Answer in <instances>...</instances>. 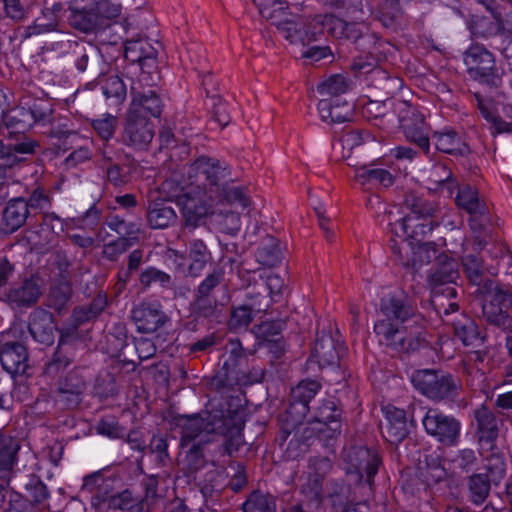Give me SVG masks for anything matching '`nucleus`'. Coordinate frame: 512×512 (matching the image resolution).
I'll return each instance as SVG.
<instances>
[{"mask_svg":"<svg viewBox=\"0 0 512 512\" xmlns=\"http://www.w3.org/2000/svg\"><path fill=\"white\" fill-rule=\"evenodd\" d=\"M189 173L191 182L171 198L179 207L185 224L196 228L215 215L227 214L231 221L227 232L238 231L240 218L236 212L227 211L226 206L244 210L248 199L241 189L224 186L226 169L218 160L199 158L191 165Z\"/></svg>","mask_w":512,"mask_h":512,"instance_id":"obj_1","label":"nucleus"},{"mask_svg":"<svg viewBox=\"0 0 512 512\" xmlns=\"http://www.w3.org/2000/svg\"><path fill=\"white\" fill-rule=\"evenodd\" d=\"M413 314V308L403 292L383 297L380 305L381 317L374 324V332L379 341L398 351L416 349L419 345L418 339H414L404 325Z\"/></svg>","mask_w":512,"mask_h":512,"instance_id":"obj_2","label":"nucleus"},{"mask_svg":"<svg viewBox=\"0 0 512 512\" xmlns=\"http://www.w3.org/2000/svg\"><path fill=\"white\" fill-rule=\"evenodd\" d=\"M390 232L396 238L393 239L392 248L395 252H399L404 248L403 244L412 251L413 266L418 263L430 261L436 255L435 247L432 243L423 242V238L427 236L433 229V221L429 214H420L412 210L409 214L401 219L390 223Z\"/></svg>","mask_w":512,"mask_h":512,"instance_id":"obj_3","label":"nucleus"},{"mask_svg":"<svg viewBox=\"0 0 512 512\" xmlns=\"http://www.w3.org/2000/svg\"><path fill=\"white\" fill-rule=\"evenodd\" d=\"M395 110L399 116V125L410 142L417 144L425 152L430 150L429 127L424 115L407 102H398Z\"/></svg>","mask_w":512,"mask_h":512,"instance_id":"obj_4","label":"nucleus"},{"mask_svg":"<svg viewBox=\"0 0 512 512\" xmlns=\"http://www.w3.org/2000/svg\"><path fill=\"white\" fill-rule=\"evenodd\" d=\"M345 458L350 481L371 485L381 462L377 452L366 447H356L348 452Z\"/></svg>","mask_w":512,"mask_h":512,"instance_id":"obj_5","label":"nucleus"},{"mask_svg":"<svg viewBox=\"0 0 512 512\" xmlns=\"http://www.w3.org/2000/svg\"><path fill=\"white\" fill-rule=\"evenodd\" d=\"M468 74L475 80L495 85L498 75L493 54L481 45H472L464 54Z\"/></svg>","mask_w":512,"mask_h":512,"instance_id":"obj_6","label":"nucleus"},{"mask_svg":"<svg viewBox=\"0 0 512 512\" xmlns=\"http://www.w3.org/2000/svg\"><path fill=\"white\" fill-rule=\"evenodd\" d=\"M425 431L443 444H453L460 431V423L437 409H429L422 420Z\"/></svg>","mask_w":512,"mask_h":512,"instance_id":"obj_7","label":"nucleus"},{"mask_svg":"<svg viewBox=\"0 0 512 512\" xmlns=\"http://www.w3.org/2000/svg\"><path fill=\"white\" fill-rule=\"evenodd\" d=\"M263 18L271 21L284 37L293 41L296 32V24L287 11L286 2L283 0H253Z\"/></svg>","mask_w":512,"mask_h":512,"instance_id":"obj_8","label":"nucleus"},{"mask_svg":"<svg viewBox=\"0 0 512 512\" xmlns=\"http://www.w3.org/2000/svg\"><path fill=\"white\" fill-rule=\"evenodd\" d=\"M478 107L487 122L491 124L492 135L512 132V123L502 121L501 116L512 118V106L504 103H496L492 99L477 96Z\"/></svg>","mask_w":512,"mask_h":512,"instance_id":"obj_9","label":"nucleus"},{"mask_svg":"<svg viewBox=\"0 0 512 512\" xmlns=\"http://www.w3.org/2000/svg\"><path fill=\"white\" fill-rule=\"evenodd\" d=\"M438 262L441 267L429 277L431 290L435 296L441 293L448 297H455L456 291L450 284L458 277L457 262L446 255H439Z\"/></svg>","mask_w":512,"mask_h":512,"instance_id":"obj_10","label":"nucleus"},{"mask_svg":"<svg viewBox=\"0 0 512 512\" xmlns=\"http://www.w3.org/2000/svg\"><path fill=\"white\" fill-rule=\"evenodd\" d=\"M328 458H319L311 462L308 482L303 485L302 492L308 505L317 508L321 503V481L331 470Z\"/></svg>","mask_w":512,"mask_h":512,"instance_id":"obj_11","label":"nucleus"},{"mask_svg":"<svg viewBox=\"0 0 512 512\" xmlns=\"http://www.w3.org/2000/svg\"><path fill=\"white\" fill-rule=\"evenodd\" d=\"M385 422L382 424L383 437L392 444H399L408 434L404 410L387 405L382 408Z\"/></svg>","mask_w":512,"mask_h":512,"instance_id":"obj_12","label":"nucleus"},{"mask_svg":"<svg viewBox=\"0 0 512 512\" xmlns=\"http://www.w3.org/2000/svg\"><path fill=\"white\" fill-rule=\"evenodd\" d=\"M154 137V126L146 117L128 113L124 129V141L136 148L146 147Z\"/></svg>","mask_w":512,"mask_h":512,"instance_id":"obj_13","label":"nucleus"},{"mask_svg":"<svg viewBox=\"0 0 512 512\" xmlns=\"http://www.w3.org/2000/svg\"><path fill=\"white\" fill-rule=\"evenodd\" d=\"M84 13L85 12H75L73 21L83 31H91L97 27L106 25L105 20L117 18L121 13V6L109 0H101L96 4L95 12L88 13L87 21H84L82 24L78 23L77 18L82 17Z\"/></svg>","mask_w":512,"mask_h":512,"instance_id":"obj_14","label":"nucleus"},{"mask_svg":"<svg viewBox=\"0 0 512 512\" xmlns=\"http://www.w3.org/2000/svg\"><path fill=\"white\" fill-rule=\"evenodd\" d=\"M317 109L322 121L343 123L352 119L354 106L344 98H321Z\"/></svg>","mask_w":512,"mask_h":512,"instance_id":"obj_15","label":"nucleus"},{"mask_svg":"<svg viewBox=\"0 0 512 512\" xmlns=\"http://www.w3.org/2000/svg\"><path fill=\"white\" fill-rule=\"evenodd\" d=\"M475 419L478 425L479 445L482 453L494 450L497 438V425L494 415L484 406L475 410Z\"/></svg>","mask_w":512,"mask_h":512,"instance_id":"obj_16","label":"nucleus"},{"mask_svg":"<svg viewBox=\"0 0 512 512\" xmlns=\"http://www.w3.org/2000/svg\"><path fill=\"white\" fill-rule=\"evenodd\" d=\"M28 355L25 347L19 343L6 344L1 353L3 369L8 373L24 374L28 368Z\"/></svg>","mask_w":512,"mask_h":512,"instance_id":"obj_17","label":"nucleus"},{"mask_svg":"<svg viewBox=\"0 0 512 512\" xmlns=\"http://www.w3.org/2000/svg\"><path fill=\"white\" fill-rule=\"evenodd\" d=\"M28 216V204L22 198L11 200L3 211V226L5 233H12L20 228Z\"/></svg>","mask_w":512,"mask_h":512,"instance_id":"obj_18","label":"nucleus"},{"mask_svg":"<svg viewBox=\"0 0 512 512\" xmlns=\"http://www.w3.org/2000/svg\"><path fill=\"white\" fill-rule=\"evenodd\" d=\"M128 113L137 117H158L161 113V100L154 92L137 94L133 97Z\"/></svg>","mask_w":512,"mask_h":512,"instance_id":"obj_19","label":"nucleus"},{"mask_svg":"<svg viewBox=\"0 0 512 512\" xmlns=\"http://www.w3.org/2000/svg\"><path fill=\"white\" fill-rule=\"evenodd\" d=\"M132 315L139 332L151 333L163 324V314L157 308L146 304L137 306Z\"/></svg>","mask_w":512,"mask_h":512,"instance_id":"obj_20","label":"nucleus"},{"mask_svg":"<svg viewBox=\"0 0 512 512\" xmlns=\"http://www.w3.org/2000/svg\"><path fill=\"white\" fill-rule=\"evenodd\" d=\"M437 150L447 154H464L467 146L461 137L452 129H443L433 136Z\"/></svg>","mask_w":512,"mask_h":512,"instance_id":"obj_21","label":"nucleus"},{"mask_svg":"<svg viewBox=\"0 0 512 512\" xmlns=\"http://www.w3.org/2000/svg\"><path fill=\"white\" fill-rule=\"evenodd\" d=\"M40 293V280L33 276L26 280L20 288L10 291L8 299L19 306L30 305L36 302Z\"/></svg>","mask_w":512,"mask_h":512,"instance_id":"obj_22","label":"nucleus"},{"mask_svg":"<svg viewBox=\"0 0 512 512\" xmlns=\"http://www.w3.org/2000/svg\"><path fill=\"white\" fill-rule=\"evenodd\" d=\"M312 358L322 367L338 365L339 355L331 337L318 340L312 350Z\"/></svg>","mask_w":512,"mask_h":512,"instance_id":"obj_23","label":"nucleus"},{"mask_svg":"<svg viewBox=\"0 0 512 512\" xmlns=\"http://www.w3.org/2000/svg\"><path fill=\"white\" fill-rule=\"evenodd\" d=\"M457 205L466 210L473 218L484 217L485 206L478 199L477 191L470 187H464L459 190L456 197Z\"/></svg>","mask_w":512,"mask_h":512,"instance_id":"obj_24","label":"nucleus"},{"mask_svg":"<svg viewBox=\"0 0 512 512\" xmlns=\"http://www.w3.org/2000/svg\"><path fill=\"white\" fill-rule=\"evenodd\" d=\"M456 336L466 346L482 343V338L474 321L466 315L459 316L453 324Z\"/></svg>","mask_w":512,"mask_h":512,"instance_id":"obj_25","label":"nucleus"},{"mask_svg":"<svg viewBox=\"0 0 512 512\" xmlns=\"http://www.w3.org/2000/svg\"><path fill=\"white\" fill-rule=\"evenodd\" d=\"M205 476L201 484V492L207 496L213 491L221 489L226 482L228 473L222 467H216L213 463L204 466Z\"/></svg>","mask_w":512,"mask_h":512,"instance_id":"obj_26","label":"nucleus"},{"mask_svg":"<svg viewBox=\"0 0 512 512\" xmlns=\"http://www.w3.org/2000/svg\"><path fill=\"white\" fill-rule=\"evenodd\" d=\"M350 89V84L347 79L342 75H334L323 81L318 86V92L322 98H342L341 95L345 94Z\"/></svg>","mask_w":512,"mask_h":512,"instance_id":"obj_27","label":"nucleus"},{"mask_svg":"<svg viewBox=\"0 0 512 512\" xmlns=\"http://www.w3.org/2000/svg\"><path fill=\"white\" fill-rule=\"evenodd\" d=\"M451 175V171L444 165L437 164L433 166L428 178V189L442 193L446 192L447 195H451Z\"/></svg>","mask_w":512,"mask_h":512,"instance_id":"obj_28","label":"nucleus"},{"mask_svg":"<svg viewBox=\"0 0 512 512\" xmlns=\"http://www.w3.org/2000/svg\"><path fill=\"white\" fill-rule=\"evenodd\" d=\"M176 213L173 208L157 204L150 208L148 221L154 229H163L176 221Z\"/></svg>","mask_w":512,"mask_h":512,"instance_id":"obj_29","label":"nucleus"},{"mask_svg":"<svg viewBox=\"0 0 512 512\" xmlns=\"http://www.w3.org/2000/svg\"><path fill=\"white\" fill-rule=\"evenodd\" d=\"M190 258L192 262L189 266V272L191 275L197 276L210 258V254L203 241L195 240L191 243Z\"/></svg>","mask_w":512,"mask_h":512,"instance_id":"obj_30","label":"nucleus"},{"mask_svg":"<svg viewBox=\"0 0 512 512\" xmlns=\"http://www.w3.org/2000/svg\"><path fill=\"white\" fill-rule=\"evenodd\" d=\"M486 457V470L488 472L489 481L498 485L505 476V461L503 457L492 451L484 453Z\"/></svg>","mask_w":512,"mask_h":512,"instance_id":"obj_31","label":"nucleus"},{"mask_svg":"<svg viewBox=\"0 0 512 512\" xmlns=\"http://www.w3.org/2000/svg\"><path fill=\"white\" fill-rule=\"evenodd\" d=\"M507 305L502 296L497 295L493 301L483 305V313L487 320L496 325H503L507 320L506 312L503 308Z\"/></svg>","mask_w":512,"mask_h":512,"instance_id":"obj_32","label":"nucleus"},{"mask_svg":"<svg viewBox=\"0 0 512 512\" xmlns=\"http://www.w3.org/2000/svg\"><path fill=\"white\" fill-rule=\"evenodd\" d=\"M320 389V384L315 380H303L292 390L293 398L301 404L304 412L307 403L314 398Z\"/></svg>","mask_w":512,"mask_h":512,"instance_id":"obj_33","label":"nucleus"},{"mask_svg":"<svg viewBox=\"0 0 512 512\" xmlns=\"http://www.w3.org/2000/svg\"><path fill=\"white\" fill-rule=\"evenodd\" d=\"M34 123V115L26 109H16L13 115L9 116L6 125L13 133H22L32 127Z\"/></svg>","mask_w":512,"mask_h":512,"instance_id":"obj_34","label":"nucleus"},{"mask_svg":"<svg viewBox=\"0 0 512 512\" xmlns=\"http://www.w3.org/2000/svg\"><path fill=\"white\" fill-rule=\"evenodd\" d=\"M179 425L182 428L181 445L185 446L201 433L204 421L199 416L183 417Z\"/></svg>","mask_w":512,"mask_h":512,"instance_id":"obj_35","label":"nucleus"},{"mask_svg":"<svg viewBox=\"0 0 512 512\" xmlns=\"http://www.w3.org/2000/svg\"><path fill=\"white\" fill-rule=\"evenodd\" d=\"M489 482L482 474H474L469 478L468 488L473 503L482 504L485 501L490 490Z\"/></svg>","mask_w":512,"mask_h":512,"instance_id":"obj_36","label":"nucleus"},{"mask_svg":"<svg viewBox=\"0 0 512 512\" xmlns=\"http://www.w3.org/2000/svg\"><path fill=\"white\" fill-rule=\"evenodd\" d=\"M437 373L432 370H419L412 374L414 387L424 395H435L432 385L436 383Z\"/></svg>","mask_w":512,"mask_h":512,"instance_id":"obj_37","label":"nucleus"},{"mask_svg":"<svg viewBox=\"0 0 512 512\" xmlns=\"http://www.w3.org/2000/svg\"><path fill=\"white\" fill-rule=\"evenodd\" d=\"M243 512H275V504L271 497L253 493L243 504Z\"/></svg>","mask_w":512,"mask_h":512,"instance_id":"obj_38","label":"nucleus"},{"mask_svg":"<svg viewBox=\"0 0 512 512\" xmlns=\"http://www.w3.org/2000/svg\"><path fill=\"white\" fill-rule=\"evenodd\" d=\"M152 48L144 40L129 41L125 46V57L132 62H141L146 58L153 57Z\"/></svg>","mask_w":512,"mask_h":512,"instance_id":"obj_39","label":"nucleus"},{"mask_svg":"<svg viewBox=\"0 0 512 512\" xmlns=\"http://www.w3.org/2000/svg\"><path fill=\"white\" fill-rule=\"evenodd\" d=\"M103 94L107 99L114 98L116 102H121L126 96V87L117 75L109 76L102 86Z\"/></svg>","mask_w":512,"mask_h":512,"instance_id":"obj_40","label":"nucleus"},{"mask_svg":"<svg viewBox=\"0 0 512 512\" xmlns=\"http://www.w3.org/2000/svg\"><path fill=\"white\" fill-rule=\"evenodd\" d=\"M36 142L26 139L20 143H16L12 147L6 148L0 141V159L9 158L10 156L33 154L36 148Z\"/></svg>","mask_w":512,"mask_h":512,"instance_id":"obj_41","label":"nucleus"},{"mask_svg":"<svg viewBox=\"0 0 512 512\" xmlns=\"http://www.w3.org/2000/svg\"><path fill=\"white\" fill-rule=\"evenodd\" d=\"M116 122V117L104 114L92 121V127L102 139L109 140L114 135Z\"/></svg>","mask_w":512,"mask_h":512,"instance_id":"obj_42","label":"nucleus"},{"mask_svg":"<svg viewBox=\"0 0 512 512\" xmlns=\"http://www.w3.org/2000/svg\"><path fill=\"white\" fill-rule=\"evenodd\" d=\"M435 395H427L431 399H443L452 395L456 389V384L450 375H438L436 383L432 385Z\"/></svg>","mask_w":512,"mask_h":512,"instance_id":"obj_43","label":"nucleus"},{"mask_svg":"<svg viewBox=\"0 0 512 512\" xmlns=\"http://www.w3.org/2000/svg\"><path fill=\"white\" fill-rule=\"evenodd\" d=\"M99 435L110 439L122 438L125 434L124 429L113 418L102 419L96 426Z\"/></svg>","mask_w":512,"mask_h":512,"instance_id":"obj_44","label":"nucleus"},{"mask_svg":"<svg viewBox=\"0 0 512 512\" xmlns=\"http://www.w3.org/2000/svg\"><path fill=\"white\" fill-rule=\"evenodd\" d=\"M138 505L139 499L134 498L132 493L128 490L113 496L109 501L110 507L120 510H132L134 508L138 509Z\"/></svg>","mask_w":512,"mask_h":512,"instance_id":"obj_45","label":"nucleus"},{"mask_svg":"<svg viewBox=\"0 0 512 512\" xmlns=\"http://www.w3.org/2000/svg\"><path fill=\"white\" fill-rule=\"evenodd\" d=\"M70 297V287L67 283H60L50 291L49 301L51 306L60 310Z\"/></svg>","mask_w":512,"mask_h":512,"instance_id":"obj_46","label":"nucleus"},{"mask_svg":"<svg viewBox=\"0 0 512 512\" xmlns=\"http://www.w3.org/2000/svg\"><path fill=\"white\" fill-rule=\"evenodd\" d=\"M252 321V311L247 306H240L233 310L230 326L234 329L247 327Z\"/></svg>","mask_w":512,"mask_h":512,"instance_id":"obj_47","label":"nucleus"},{"mask_svg":"<svg viewBox=\"0 0 512 512\" xmlns=\"http://www.w3.org/2000/svg\"><path fill=\"white\" fill-rule=\"evenodd\" d=\"M131 245L132 243L128 238L121 237L112 243L105 245L103 252L109 259H114L119 254L125 252Z\"/></svg>","mask_w":512,"mask_h":512,"instance_id":"obj_48","label":"nucleus"},{"mask_svg":"<svg viewBox=\"0 0 512 512\" xmlns=\"http://www.w3.org/2000/svg\"><path fill=\"white\" fill-rule=\"evenodd\" d=\"M316 424L318 427L313 430H317L321 439L332 438L340 431V424L336 420H330L329 423L318 421Z\"/></svg>","mask_w":512,"mask_h":512,"instance_id":"obj_49","label":"nucleus"},{"mask_svg":"<svg viewBox=\"0 0 512 512\" xmlns=\"http://www.w3.org/2000/svg\"><path fill=\"white\" fill-rule=\"evenodd\" d=\"M223 274L221 271H214L209 274L199 285L198 291L202 296H206L210 291L217 286L222 280Z\"/></svg>","mask_w":512,"mask_h":512,"instance_id":"obj_50","label":"nucleus"},{"mask_svg":"<svg viewBox=\"0 0 512 512\" xmlns=\"http://www.w3.org/2000/svg\"><path fill=\"white\" fill-rule=\"evenodd\" d=\"M446 477V471L440 464L428 465L424 474L425 481L430 485L443 480Z\"/></svg>","mask_w":512,"mask_h":512,"instance_id":"obj_51","label":"nucleus"},{"mask_svg":"<svg viewBox=\"0 0 512 512\" xmlns=\"http://www.w3.org/2000/svg\"><path fill=\"white\" fill-rule=\"evenodd\" d=\"M40 323L34 319L29 326L31 334L34 336L35 339H38L41 342L44 343H52L53 342V335H52V326H49L45 329L43 335H39L40 332Z\"/></svg>","mask_w":512,"mask_h":512,"instance_id":"obj_52","label":"nucleus"},{"mask_svg":"<svg viewBox=\"0 0 512 512\" xmlns=\"http://www.w3.org/2000/svg\"><path fill=\"white\" fill-rule=\"evenodd\" d=\"M372 177L374 179V185H381L389 187L393 184V175L385 169H372Z\"/></svg>","mask_w":512,"mask_h":512,"instance_id":"obj_53","label":"nucleus"},{"mask_svg":"<svg viewBox=\"0 0 512 512\" xmlns=\"http://www.w3.org/2000/svg\"><path fill=\"white\" fill-rule=\"evenodd\" d=\"M323 25L331 34L337 37H340L343 34V29L346 26L342 20L333 16H326Z\"/></svg>","mask_w":512,"mask_h":512,"instance_id":"obj_54","label":"nucleus"},{"mask_svg":"<svg viewBox=\"0 0 512 512\" xmlns=\"http://www.w3.org/2000/svg\"><path fill=\"white\" fill-rule=\"evenodd\" d=\"M135 347L139 353V357L142 359H147L155 353V347L148 339L141 338L136 340Z\"/></svg>","mask_w":512,"mask_h":512,"instance_id":"obj_55","label":"nucleus"},{"mask_svg":"<svg viewBox=\"0 0 512 512\" xmlns=\"http://www.w3.org/2000/svg\"><path fill=\"white\" fill-rule=\"evenodd\" d=\"M266 286L272 297L281 294L284 287L283 280L275 274H269L266 276Z\"/></svg>","mask_w":512,"mask_h":512,"instance_id":"obj_56","label":"nucleus"},{"mask_svg":"<svg viewBox=\"0 0 512 512\" xmlns=\"http://www.w3.org/2000/svg\"><path fill=\"white\" fill-rule=\"evenodd\" d=\"M390 155L399 160H413L416 152L405 146H398L390 150Z\"/></svg>","mask_w":512,"mask_h":512,"instance_id":"obj_57","label":"nucleus"},{"mask_svg":"<svg viewBox=\"0 0 512 512\" xmlns=\"http://www.w3.org/2000/svg\"><path fill=\"white\" fill-rule=\"evenodd\" d=\"M355 178L362 186H374V179L372 177V169L361 167L356 170Z\"/></svg>","mask_w":512,"mask_h":512,"instance_id":"obj_58","label":"nucleus"},{"mask_svg":"<svg viewBox=\"0 0 512 512\" xmlns=\"http://www.w3.org/2000/svg\"><path fill=\"white\" fill-rule=\"evenodd\" d=\"M5 11L13 19H20L23 15L19 0H5Z\"/></svg>","mask_w":512,"mask_h":512,"instance_id":"obj_59","label":"nucleus"},{"mask_svg":"<svg viewBox=\"0 0 512 512\" xmlns=\"http://www.w3.org/2000/svg\"><path fill=\"white\" fill-rule=\"evenodd\" d=\"M330 54V49L328 47H311L304 54L306 58L313 59L315 61H319L321 59L326 58Z\"/></svg>","mask_w":512,"mask_h":512,"instance_id":"obj_60","label":"nucleus"},{"mask_svg":"<svg viewBox=\"0 0 512 512\" xmlns=\"http://www.w3.org/2000/svg\"><path fill=\"white\" fill-rule=\"evenodd\" d=\"M13 268L6 258H0V287L4 285L11 275Z\"/></svg>","mask_w":512,"mask_h":512,"instance_id":"obj_61","label":"nucleus"},{"mask_svg":"<svg viewBox=\"0 0 512 512\" xmlns=\"http://www.w3.org/2000/svg\"><path fill=\"white\" fill-rule=\"evenodd\" d=\"M159 275L160 270L149 268L141 273L140 281L143 285H150L152 283H156V277Z\"/></svg>","mask_w":512,"mask_h":512,"instance_id":"obj_62","label":"nucleus"},{"mask_svg":"<svg viewBox=\"0 0 512 512\" xmlns=\"http://www.w3.org/2000/svg\"><path fill=\"white\" fill-rule=\"evenodd\" d=\"M496 403L503 409H512V391L498 395Z\"/></svg>","mask_w":512,"mask_h":512,"instance_id":"obj_63","label":"nucleus"},{"mask_svg":"<svg viewBox=\"0 0 512 512\" xmlns=\"http://www.w3.org/2000/svg\"><path fill=\"white\" fill-rule=\"evenodd\" d=\"M343 512H370V508L366 502H357L347 505Z\"/></svg>","mask_w":512,"mask_h":512,"instance_id":"obj_64","label":"nucleus"}]
</instances>
